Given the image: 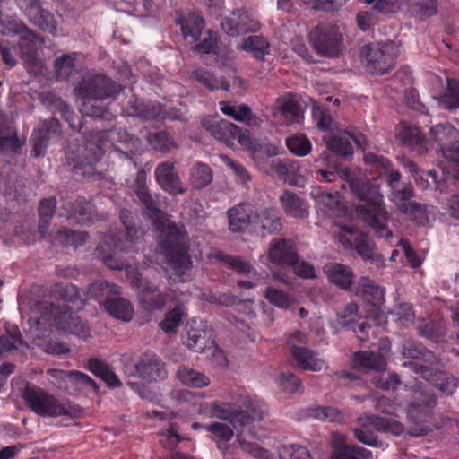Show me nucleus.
<instances>
[{"mask_svg":"<svg viewBox=\"0 0 459 459\" xmlns=\"http://www.w3.org/2000/svg\"><path fill=\"white\" fill-rule=\"evenodd\" d=\"M192 76L195 81H197L209 91H213L220 88L227 90L229 87L228 82L224 83L221 80H218L212 73L204 68L195 69L193 72Z\"/></svg>","mask_w":459,"mask_h":459,"instance_id":"e2e57ef3","label":"nucleus"},{"mask_svg":"<svg viewBox=\"0 0 459 459\" xmlns=\"http://www.w3.org/2000/svg\"><path fill=\"white\" fill-rule=\"evenodd\" d=\"M155 179L160 186L169 194H184L185 189L181 186L180 179L175 171V165L171 161H163L157 165Z\"/></svg>","mask_w":459,"mask_h":459,"instance_id":"cd10ccee","label":"nucleus"},{"mask_svg":"<svg viewBox=\"0 0 459 459\" xmlns=\"http://www.w3.org/2000/svg\"><path fill=\"white\" fill-rule=\"evenodd\" d=\"M76 52L64 54L54 62V69L59 80L66 81L75 68Z\"/></svg>","mask_w":459,"mask_h":459,"instance_id":"5fc2aeb1","label":"nucleus"},{"mask_svg":"<svg viewBox=\"0 0 459 459\" xmlns=\"http://www.w3.org/2000/svg\"><path fill=\"white\" fill-rule=\"evenodd\" d=\"M103 307L110 316L122 321L129 322L133 318L134 307L125 298L108 299L103 301Z\"/></svg>","mask_w":459,"mask_h":459,"instance_id":"ea45409f","label":"nucleus"},{"mask_svg":"<svg viewBox=\"0 0 459 459\" xmlns=\"http://www.w3.org/2000/svg\"><path fill=\"white\" fill-rule=\"evenodd\" d=\"M243 48L252 52L255 58L263 59L268 53L269 44L262 36H249L244 40Z\"/></svg>","mask_w":459,"mask_h":459,"instance_id":"69168bd1","label":"nucleus"},{"mask_svg":"<svg viewBox=\"0 0 459 459\" xmlns=\"http://www.w3.org/2000/svg\"><path fill=\"white\" fill-rule=\"evenodd\" d=\"M410 365L416 373L446 395L453 394L459 385V380L449 373L435 370L418 362H411Z\"/></svg>","mask_w":459,"mask_h":459,"instance_id":"6ab92c4d","label":"nucleus"},{"mask_svg":"<svg viewBox=\"0 0 459 459\" xmlns=\"http://www.w3.org/2000/svg\"><path fill=\"white\" fill-rule=\"evenodd\" d=\"M179 381L189 387L202 388L210 385V378L202 372L188 367L180 366L178 369Z\"/></svg>","mask_w":459,"mask_h":459,"instance_id":"a18cd8bd","label":"nucleus"},{"mask_svg":"<svg viewBox=\"0 0 459 459\" xmlns=\"http://www.w3.org/2000/svg\"><path fill=\"white\" fill-rule=\"evenodd\" d=\"M132 115L143 121L161 122L166 118L165 106L160 102H143L134 100L130 105Z\"/></svg>","mask_w":459,"mask_h":459,"instance_id":"7c9ffc66","label":"nucleus"},{"mask_svg":"<svg viewBox=\"0 0 459 459\" xmlns=\"http://www.w3.org/2000/svg\"><path fill=\"white\" fill-rule=\"evenodd\" d=\"M172 305L174 307L165 314V318L160 323V329L167 333H176L184 315L183 307L176 302L175 297L164 308Z\"/></svg>","mask_w":459,"mask_h":459,"instance_id":"49530a36","label":"nucleus"},{"mask_svg":"<svg viewBox=\"0 0 459 459\" xmlns=\"http://www.w3.org/2000/svg\"><path fill=\"white\" fill-rule=\"evenodd\" d=\"M402 354L404 358L429 363H433L436 360L433 352L417 342H406L403 344Z\"/></svg>","mask_w":459,"mask_h":459,"instance_id":"8fccbe9b","label":"nucleus"},{"mask_svg":"<svg viewBox=\"0 0 459 459\" xmlns=\"http://www.w3.org/2000/svg\"><path fill=\"white\" fill-rule=\"evenodd\" d=\"M279 459H311V455L306 446L292 444L280 448Z\"/></svg>","mask_w":459,"mask_h":459,"instance_id":"774afa93","label":"nucleus"},{"mask_svg":"<svg viewBox=\"0 0 459 459\" xmlns=\"http://www.w3.org/2000/svg\"><path fill=\"white\" fill-rule=\"evenodd\" d=\"M288 150L296 156L304 157L310 153L312 143L305 134H294L286 138Z\"/></svg>","mask_w":459,"mask_h":459,"instance_id":"bf43d9fd","label":"nucleus"},{"mask_svg":"<svg viewBox=\"0 0 459 459\" xmlns=\"http://www.w3.org/2000/svg\"><path fill=\"white\" fill-rule=\"evenodd\" d=\"M118 249L104 250V244L96 247V255L105 265L114 270H126V279L130 285L138 291L141 307L149 311L163 310L169 301L173 300L171 291L161 293L152 281L143 278L141 273L134 267L127 266L126 262L117 257Z\"/></svg>","mask_w":459,"mask_h":459,"instance_id":"20e7f679","label":"nucleus"},{"mask_svg":"<svg viewBox=\"0 0 459 459\" xmlns=\"http://www.w3.org/2000/svg\"><path fill=\"white\" fill-rule=\"evenodd\" d=\"M64 208L69 220H74L79 224L92 222L91 206L84 198H76L73 202H68L64 204Z\"/></svg>","mask_w":459,"mask_h":459,"instance_id":"4c0bfd02","label":"nucleus"},{"mask_svg":"<svg viewBox=\"0 0 459 459\" xmlns=\"http://www.w3.org/2000/svg\"><path fill=\"white\" fill-rule=\"evenodd\" d=\"M23 143V141L17 137L16 133L11 125H7L3 133L0 134V152L3 154H15L19 152Z\"/></svg>","mask_w":459,"mask_h":459,"instance_id":"de8ad7c7","label":"nucleus"},{"mask_svg":"<svg viewBox=\"0 0 459 459\" xmlns=\"http://www.w3.org/2000/svg\"><path fill=\"white\" fill-rule=\"evenodd\" d=\"M307 336L297 331L290 334L288 344L290 352L297 366L303 370L320 371L325 365L324 359L317 357V354L309 349L299 346L297 343H307Z\"/></svg>","mask_w":459,"mask_h":459,"instance_id":"dca6fc26","label":"nucleus"},{"mask_svg":"<svg viewBox=\"0 0 459 459\" xmlns=\"http://www.w3.org/2000/svg\"><path fill=\"white\" fill-rule=\"evenodd\" d=\"M176 23L180 25L184 38H191L195 42L199 39L205 26L203 16L196 13L179 15L177 17Z\"/></svg>","mask_w":459,"mask_h":459,"instance_id":"72a5a7b5","label":"nucleus"},{"mask_svg":"<svg viewBox=\"0 0 459 459\" xmlns=\"http://www.w3.org/2000/svg\"><path fill=\"white\" fill-rule=\"evenodd\" d=\"M88 234L85 231H75L70 229H61L56 235V240L63 246L77 248L86 243Z\"/></svg>","mask_w":459,"mask_h":459,"instance_id":"4d7b16f0","label":"nucleus"},{"mask_svg":"<svg viewBox=\"0 0 459 459\" xmlns=\"http://www.w3.org/2000/svg\"><path fill=\"white\" fill-rule=\"evenodd\" d=\"M184 342L190 350L200 353L212 349L215 345L212 331L206 329L201 321L196 327L189 326L187 338Z\"/></svg>","mask_w":459,"mask_h":459,"instance_id":"c756f323","label":"nucleus"},{"mask_svg":"<svg viewBox=\"0 0 459 459\" xmlns=\"http://www.w3.org/2000/svg\"><path fill=\"white\" fill-rule=\"evenodd\" d=\"M221 27L229 36L236 37L257 31L260 29V23L246 11L238 9L224 17L221 22Z\"/></svg>","mask_w":459,"mask_h":459,"instance_id":"412c9836","label":"nucleus"},{"mask_svg":"<svg viewBox=\"0 0 459 459\" xmlns=\"http://www.w3.org/2000/svg\"><path fill=\"white\" fill-rule=\"evenodd\" d=\"M300 112V105L290 96L277 98L273 106V116H282L290 121L297 119Z\"/></svg>","mask_w":459,"mask_h":459,"instance_id":"79ce46f5","label":"nucleus"},{"mask_svg":"<svg viewBox=\"0 0 459 459\" xmlns=\"http://www.w3.org/2000/svg\"><path fill=\"white\" fill-rule=\"evenodd\" d=\"M439 104L448 110L459 108V80L446 78V89L439 98Z\"/></svg>","mask_w":459,"mask_h":459,"instance_id":"09e8293b","label":"nucleus"},{"mask_svg":"<svg viewBox=\"0 0 459 459\" xmlns=\"http://www.w3.org/2000/svg\"><path fill=\"white\" fill-rule=\"evenodd\" d=\"M277 383L288 394H301L303 392L301 380L290 372H281L277 377Z\"/></svg>","mask_w":459,"mask_h":459,"instance_id":"338daca9","label":"nucleus"},{"mask_svg":"<svg viewBox=\"0 0 459 459\" xmlns=\"http://www.w3.org/2000/svg\"><path fill=\"white\" fill-rule=\"evenodd\" d=\"M202 125L212 137L229 147H233L236 141L247 148H250L252 145V139L247 134V131L242 132L240 127L228 120L221 119L215 122L204 120Z\"/></svg>","mask_w":459,"mask_h":459,"instance_id":"ddd939ff","label":"nucleus"},{"mask_svg":"<svg viewBox=\"0 0 459 459\" xmlns=\"http://www.w3.org/2000/svg\"><path fill=\"white\" fill-rule=\"evenodd\" d=\"M121 287L116 283L108 281H97L89 285L87 295L89 298L100 301V303L107 299L108 294H120Z\"/></svg>","mask_w":459,"mask_h":459,"instance_id":"3c124183","label":"nucleus"},{"mask_svg":"<svg viewBox=\"0 0 459 459\" xmlns=\"http://www.w3.org/2000/svg\"><path fill=\"white\" fill-rule=\"evenodd\" d=\"M411 12L421 19L435 15L437 9V0H407Z\"/></svg>","mask_w":459,"mask_h":459,"instance_id":"680f3d73","label":"nucleus"},{"mask_svg":"<svg viewBox=\"0 0 459 459\" xmlns=\"http://www.w3.org/2000/svg\"><path fill=\"white\" fill-rule=\"evenodd\" d=\"M396 137L403 147L418 155L423 154L428 147V141L418 126L401 122L396 127Z\"/></svg>","mask_w":459,"mask_h":459,"instance_id":"5701e85b","label":"nucleus"},{"mask_svg":"<svg viewBox=\"0 0 459 459\" xmlns=\"http://www.w3.org/2000/svg\"><path fill=\"white\" fill-rule=\"evenodd\" d=\"M255 210L248 203H238L227 211L229 229L235 233H242L253 226Z\"/></svg>","mask_w":459,"mask_h":459,"instance_id":"bb28decb","label":"nucleus"},{"mask_svg":"<svg viewBox=\"0 0 459 459\" xmlns=\"http://www.w3.org/2000/svg\"><path fill=\"white\" fill-rule=\"evenodd\" d=\"M324 273L329 281L340 289L348 290L353 283L352 270L344 264L329 263L324 266Z\"/></svg>","mask_w":459,"mask_h":459,"instance_id":"473e14b6","label":"nucleus"},{"mask_svg":"<svg viewBox=\"0 0 459 459\" xmlns=\"http://www.w3.org/2000/svg\"><path fill=\"white\" fill-rule=\"evenodd\" d=\"M213 257L230 266V269L240 274H248L251 272V264L237 256H232L224 252L214 253Z\"/></svg>","mask_w":459,"mask_h":459,"instance_id":"0e129e2a","label":"nucleus"},{"mask_svg":"<svg viewBox=\"0 0 459 459\" xmlns=\"http://www.w3.org/2000/svg\"><path fill=\"white\" fill-rule=\"evenodd\" d=\"M61 132L58 119L50 118L41 121L31 135L33 141L31 155L36 158L43 156L47 147L59 138Z\"/></svg>","mask_w":459,"mask_h":459,"instance_id":"a211bd4d","label":"nucleus"},{"mask_svg":"<svg viewBox=\"0 0 459 459\" xmlns=\"http://www.w3.org/2000/svg\"><path fill=\"white\" fill-rule=\"evenodd\" d=\"M279 199L288 216L296 219H305L308 216V208L305 201L296 193L285 190Z\"/></svg>","mask_w":459,"mask_h":459,"instance_id":"f704fd0d","label":"nucleus"},{"mask_svg":"<svg viewBox=\"0 0 459 459\" xmlns=\"http://www.w3.org/2000/svg\"><path fill=\"white\" fill-rule=\"evenodd\" d=\"M429 133L444 157L457 165L455 178L459 179V131L449 124H438L432 126Z\"/></svg>","mask_w":459,"mask_h":459,"instance_id":"4468645a","label":"nucleus"},{"mask_svg":"<svg viewBox=\"0 0 459 459\" xmlns=\"http://www.w3.org/2000/svg\"><path fill=\"white\" fill-rule=\"evenodd\" d=\"M25 14L29 20L43 31L55 37L63 35L62 29L58 28L54 13L41 7V4L26 5Z\"/></svg>","mask_w":459,"mask_h":459,"instance_id":"a878e982","label":"nucleus"},{"mask_svg":"<svg viewBox=\"0 0 459 459\" xmlns=\"http://www.w3.org/2000/svg\"><path fill=\"white\" fill-rule=\"evenodd\" d=\"M373 429L399 436L403 432V425L394 419L370 415L366 418L360 427L353 429L352 431L359 442L369 446L379 447L382 443Z\"/></svg>","mask_w":459,"mask_h":459,"instance_id":"1a4fd4ad","label":"nucleus"},{"mask_svg":"<svg viewBox=\"0 0 459 459\" xmlns=\"http://www.w3.org/2000/svg\"><path fill=\"white\" fill-rule=\"evenodd\" d=\"M332 459H372V452L356 445L347 444L340 437L334 440Z\"/></svg>","mask_w":459,"mask_h":459,"instance_id":"e433bc0d","label":"nucleus"},{"mask_svg":"<svg viewBox=\"0 0 459 459\" xmlns=\"http://www.w3.org/2000/svg\"><path fill=\"white\" fill-rule=\"evenodd\" d=\"M56 206L55 197L42 199L39 206V231L44 236L48 230L50 220L52 219Z\"/></svg>","mask_w":459,"mask_h":459,"instance_id":"13d9d810","label":"nucleus"},{"mask_svg":"<svg viewBox=\"0 0 459 459\" xmlns=\"http://www.w3.org/2000/svg\"><path fill=\"white\" fill-rule=\"evenodd\" d=\"M414 387L411 400L407 407V414L416 425H421L431 420L433 409L437 401L433 392L422 383L415 384Z\"/></svg>","mask_w":459,"mask_h":459,"instance_id":"f8f14e48","label":"nucleus"},{"mask_svg":"<svg viewBox=\"0 0 459 459\" xmlns=\"http://www.w3.org/2000/svg\"><path fill=\"white\" fill-rule=\"evenodd\" d=\"M364 161L376 169L380 176L385 177L386 183L392 189L390 199L401 212L412 215L421 213L424 211L422 204L411 201L414 195L411 186L396 189V185L401 180V173L393 169L392 163L387 158L368 152L364 155Z\"/></svg>","mask_w":459,"mask_h":459,"instance_id":"0eeeda50","label":"nucleus"},{"mask_svg":"<svg viewBox=\"0 0 459 459\" xmlns=\"http://www.w3.org/2000/svg\"><path fill=\"white\" fill-rule=\"evenodd\" d=\"M269 259L281 266H294L298 264L299 255L291 240L273 239L269 249Z\"/></svg>","mask_w":459,"mask_h":459,"instance_id":"393cba45","label":"nucleus"},{"mask_svg":"<svg viewBox=\"0 0 459 459\" xmlns=\"http://www.w3.org/2000/svg\"><path fill=\"white\" fill-rule=\"evenodd\" d=\"M6 29L10 32L19 35L17 45L22 58L26 62L34 61L38 54V42L39 40L37 34L22 22L16 20L8 22Z\"/></svg>","mask_w":459,"mask_h":459,"instance_id":"aec40b11","label":"nucleus"},{"mask_svg":"<svg viewBox=\"0 0 459 459\" xmlns=\"http://www.w3.org/2000/svg\"><path fill=\"white\" fill-rule=\"evenodd\" d=\"M123 89L121 84L104 74H89L82 78L74 87L76 96L82 100L80 111L82 117L112 121L115 115L99 101L115 100Z\"/></svg>","mask_w":459,"mask_h":459,"instance_id":"7ed1b4c3","label":"nucleus"},{"mask_svg":"<svg viewBox=\"0 0 459 459\" xmlns=\"http://www.w3.org/2000/svg\"><path fill=\"white\" fill-rule=\"evenodd\" d=\"M359 287L365 302L370 304L374 308H379L385 302V290L374 282L369 278H361Z\"/></svg>","mask_w":459,"mask_h":459,"instance_id":"58836bf2","label":"nucleus"},{"mask_svg":"<svg viewBox=\"0 0 459 459\" xmlns=\"http://www.w3.org/2000/svg\"><path fill=\"white\" fill-rule=\"evenodd\" d=\"M137 376L147 381H160L167 377L164 362L153 351H147L134 365Z\"/></svg>","mask_w":459,"mask_h":459,"instance_id":"4be33fe9","label":"nucleus"},{"mask_svg":"<svg viewBox=\"0 0 459 459\" xmlns=\"http://www.w3.org/2000/svg\"><path fill=\"white\" fill-rule=\"evenodd\" d=\"M354 364L361 368L380 371L386 366L385 359L372 351H357L353 356Z\"/></svg>","mask_w":459,"mask_h":459,"instance_id":"37998d69","label":"nucleus"},{"mask_svg":"<svg viewBox=\"0 0 459 459\" xmlns=\"http://www.w3.org/2000/svg\"><path fill=\"white\" fill-rule=\"evenodd\" d=\"M26 405L41 417H58L70 415L69 408L57 398L36 385L28 384L22 391Z\"/></svg>","mask_w":459,"mask_h":459,"instance_id":"6e6552de","label":"nucleus"},{"mask_svg":"<svg viewBox=\"0 0 459 459\" xmlns=\"http://www.w3.org/2000/svg\"><path fill=\"white\" fill-rule=\"evenodd\" d=\"M327 148L336 155L343 158L351 157L353 147L348 131L338 134L329 133L323 137Z\"/></svg>","mask_w":459,"mask_h":459,"instance_id":"c9c22d12","label":"nucleus"},{"mask_svg":"<svg viewBox=\"0 0 459 459\" xmlns=\"http://www.w3.org/2000/svg\"><path fill=\"white\" fill-rule=\"evenodd\" d=\"M134 193L144 208V213L152 221L157 231V246L167 264L178 276L192 267L190 240L183 224L171 221L156 204L147 185L146 174L137 172Z\"/></svg>","mask_w":459,"mask_h":459,"instance_id":"f257e3e1","label":"nucleus"},{"mask_svg":"<svg viewBox=\"0 0 459 459\" xmlns=\"http://www.w3.org/2000/svg\"><path fill=\"white\" fill-rule=\"evenodd\" d=\"M393 49L390 45L381 47L375 45H366L363 48L365 54V68L368 73L372 74H386L394 64L395 56L391 52Z\"/></svg>","mask_w":459,"mask_h":459,"instance_id":"f3484780","label":"nucleus"},{"mask_svg":"<svg viewBox=\"0 0 459 459\" xmlns=\"http://www.w3.org/2000/svg\"><path fill=\"white\" fill-rule=\"evenodd\" d=\"M359 312V307L355 303H350L348 304L342 314L340 316L341 317V324L344 327H350L351 328L354 333H359L360 335H358L359 339L360 341H365L368 338V331L371 329V325L368 322V320H363L361 322H357V319H359L358 316Z\"/></svg>","mask_w":459,"mask_h":459,"instance_id":"2f4dec72","label":"nucleus"},{"mask_svg":"<svg viewBox=\"0 0 459 459\" xmlns=\"http://www.w3.org/2000/svg\"><path fill=\"white\" fill-rule=\"evenodd\" d=\"M310 196L318 204L325 208V212H334L339 210L341 205V195L338 191L327 192L320 186L313 187Z\"/></svg>","mask_w":459,"mask_h":459,"instance_id":"c03bdc74","label":"nucleus"},{"mask_svg":"<svg viewBox=\"0 0 459 459\" xmlns=\"http://www.w3.org/2000/svg\"><path fill=\"white\" fill-rule=\"evenodd\" d=\"M147 141L154 150L162 152H169L178 147L172 136L166 131L150 133Z\"/></svg>","mask_w":459,"mask_h":459,"instance_id":"6e6d98bb","label":"nucleus"},{"mask_svg":"<svg viewBox=\"0 0 459 459\" xmlns=\"http://www.w3.org/2000/svg\"><path fill=\"white\" fill-rule=\"evenodd\" d=\"M119 218L125 228L123 238L108 234L100 244H104V250L118 249L123 253H137L139 251L137 245L143 236V229L133 224L132 212L129 210L122 209Z\"/></svg>","mask_w":459,"mask_h":459,"instance_id":"9b49d317","label":"nucleus"},{"mask_svg":"<svg viewBox=\"0 0 459 459\" xmlns=\"http://www.w3.org/2000/svg\"><path fill=\"white\" fill-rule=\"evenodd\" d=\"M243 409L233 410L230 403L214 401L200 406L202 413L212 418L229 421L234 429L244 428L254 421H260L267 411L266 403L260 398L246 395L242 400Z\"/></svg>","mask_w":459,"mask_h":459,"instance_id":"39448f33","label":"nucleus"},{"mask_svg":"<svg viewBox=\"0 0 459 459\" xmlns=\"http://www.w3.org/2000/svg\"><path fill=\"white\" fill-rule=\"evenodd\" d=\"M340 241L344 247L353 248L366 261H372L377 264L384 263L382 256L375 252V243L365 234L358 235L354 240L341 237Z\"/></svg>","mask_w":459,"mask_h":459,"instance_id":"c85d7f7f","label":"nucleus"},{"mask_svg":"<svg viewBox=\"0 0 459 459\" xmlns=\"http://www.w3.org/2000/svg\"><path fill=\"white\" fill-rule=\"evenodd\" d=\"M30 313V320H34L38 325L48 324L73 334H79L85 330L82 320L70 307L59 302L54 303L46 298L33 300Z\"/></svg>","mask_w":459,"mask_h":459,"instance_id":"423d86ee","label":"nucleus"},{"mask_svg":"<svg viewBox=\"0 0 459 459\" xmlns=\"http://www.w3.org/2000/svg\"><path fill=\"white\" fill-rule=\"evenodd\" d=\"M352 195L360 201L355 207L359 218L365 222L377 238L388 241L393 232L387 223L391 215L385 206L380 186L376 179L352 178L349 181Z\"/></svg>","mask_w":459,"mask_h":459,"instance_id":"f03ea898","label":"nucleus"},{"mask_svg":"<svg viewBox=\"0 0 459 459\" xmlns=\"http://www.w3.org/2000/svg\"><path fill=\"white\" fill-rule=\"evenodd\" d=\"M253 227L263 236L273 235L282 228V218L278 208L264 207L259 212L255 211Z\"/></svg>","mask_w":459,"mask_h":459,"instance_id":"b1692460","label":"nucleus"},{"mask_svg":"<svg viewBox=\"0 0 459 459\" xmlns=\"http://www.w3.org/2000/svg\"><path fill=\"white\" fill-rule=\"evenodd\" d=\"M87 369L96 377H100L110 387H119L121 382L109 365L99 359L91 358L88 360Z\"/></svg>","mask_w":459,"mask_h":459,"instance_id":"a19ab883","label":"nucleus"},{"mask_svg":"<svg viewBox=\"0 0 459 459\" xmlns=\"http://www.w3.org/2000/svg\"><path fill=\"white\" fill-rule=\"evenodd\" d=\"M317 54L327 57L337 56L342 50V35L338 27L329 22H321L314 27L308 35Z\"/></svg>","mask_w":459,"mask_h":459,"instance_id":"9d476101","label":"nucleus"},{"mask_svg":"<svg viewBox=\"0 0 459 459\" xmlns=\"http://www.w3.org/2000/svg\"><path fill=\"white\" fill-rule=\"evenodd\" d=\"M264 297L272 305L285 309L291 307L296 301L293 295L273 286L265 288Z\"/></svg>","mask_w":459,"mask_h":459,"instance_id":"864d4df0","label":"nucleus"},{"mask_svg":"<svg viewBox=\"0 0 459 459\" xmlns=\"http://www.w3.org/2000/svg\"><path fill=\"white\" fill-rule=\"evenodd\" d=\"M213 178L211 168L203 162H196L190 171L191 185L197 189L210 185Z\"/></svg>","mask_w":459,"mask_h":459,"instance_id":"603ef678","label":"nucleus"},{"mask_svg":"<svg viewBox=\"0 0 459 459\" xmlns=\"http://www.w3.org/2000/svg\"><path fill=\"white\" fill-rule=\"evenodd\" d=\"M50 296H54L62 301L74 303L79 297L78 288L73 283L57 282L49 289Z\"/></svg>","mask_w":459,"mask_h":459,"instance_id":"052dcab7","label":"nucleus"},{"mask_svg":"<svg viewBox=\"0 0 459 459\" xmlns=\"http://www.w3.org/2000/svg\"><path fill=\"white\" fill-rule=\"evenodd\" d=\"M102 155L103 150L100 145L87 144L82 147L78 155L68 158L69 165L77 175L100 179L102 172L99 170L98 166Z\"/></svg>","mask_w":459,"mask_h":459,"instance_id":"2eb2a0df","label":"nucleus"}]
</instances>
